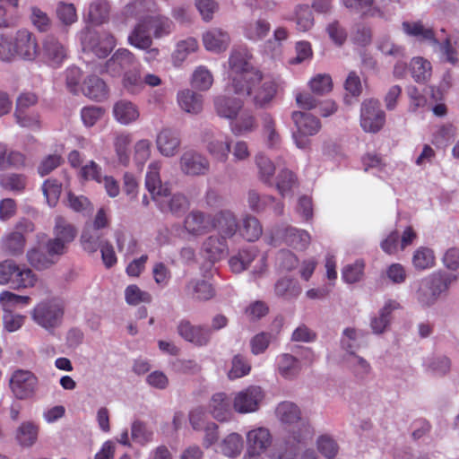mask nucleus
<instances>
[{
  "mask_svg": "<svg viewBox=\"0 0 459 459\" xmlns=\"http://www.w3.org/2000/svg\"><path fill=\"white\" fill-rule=\"evenodd\" d=\"M403 31L412 37H416L421 40H426L432 45L437 44L434 32L430 28L425 27L420 22H403Z\"/></svg>",
  "mask_w": 459,
  "mask_h": 459,
  "instance_id": "52",
  "label": "nucleus"
},
{
  "mask_svg": "<svg viewBox=\"0 0 459 459\" xmlns=\"http://www.w3.org/2000/svg\"><path fill=\"white\" fill-rule=\"evenodd\" d=\"M101 237V233L96 228L85 225L80 238L83 250L91 254L97 252L103 244L100 241Z\"/></svg>",
  "mask_w": 459,
  "mask_h": 459,
  "instance_id": "51",
  "label": "nucleus"
},
{
  "mask_svg": "<svg viewBox=\"0 0 459 459\" xmlns=\"http://www.w3.org/2000/svg\"><path fill=\"white\" fill-rule=\"evenodd\" d=\"M146 9L144 0H134L126 5L124 14L126 17L139 18L138 23L128 36L129 43L139 49H146L152 44L150 32L154 39H161L172 33L175 25L169 18L161 14L142 16Z\"/></svg>",
  "mask_w": 459,
  "mask_h": 459,
  "instance_id": "2",
  "label": "nucleus"
},
{
  "mask_svg": "<svg viewBox=\"0 0 459 459\" xmlns=\"http://www.w3.org/2000/svg\"><path fill=\"white\" fill-rule=\"evenodd\" d=\"M178 165L180 171L189 177L204 176L210 169L209 160L193 149L186 150L180 155Z\"/></svg>",
  "mask_w": 459,
  "mask_h": 459,
  "instance_id": "9",
  "label": "nucleus"
},
{
  "mask_svg": "<svg viewBox=\"0 0 459 459\" xmlns=\"http://www.w3.org/2000/svg\"><path fill=\"white\" fill-rule=\"evenodd\" d=\"M291 117L300 134L314 135L320 129L319 120L310 114L295 111Z\"/></svg>",
  "mask_w": 459,
  "mask_h": 459,
  "instance_id": "38",
  "label": "nucleus"
},
{
  "mask_svg": "<svg viewBox=\"0 0 459 459\" xmlns=\"http://www.w3.org/2000/svg\"><path fill=\"white\" fill-rule=\"evenodd\" d=\"M82 45L84 51L93 53L99 58H105L116 45L114 37L107 32L88 30L82 33Z\"/></svg>",
  "mask_w": 459,
  "mask_h": 459,
  "instance_id": "7",
  "label": "nucleus"
},
{
  "mask_svg": "<svg viewBox=\"0 0 459 459\" xmlns=\"http://www.w3.org/2000/svg\"><path fill=\"white\" fill-rule=\"evenodd\" d=\"M261 134L266 146L270 149H277L281 143V136L276 127V121L268 113L261 116Z\"/></svg>",
  "mask_w": 459,
  "mask_h": 459,
  "instance_id": "27",
  "label": "nucleus"
},
{
  "mask_svg": "<svg viewBox=\"0 0 459 459\" xmlns=\"http://www.w3.org/2000/svg\"><path fill=\"white\" fill-rule=\"evenodd\" d=\"M211 225L205 214L200 211H192L184 221V228L187 233L194 236H200L204 234Z\"/></svg>",
  "mask_w": 459,
  "mask_h": 459,
  "instance_id": "36",
  "label": "nucleus"
},
{
  "mask_svg": "<svg viewBox=\"0 0 459 459\" xmlns=\"http://www.w3.org/2000/svg\"><path fill=\"white\" fill-rule=\"evenodd\" d=\"M257 127L256 119L249 110L242 109L230 122V129L233 135L242 136L255 131Z\"/></svg>",
  "mask_w": 459,
  "mask_h": 459,
  "instance_id": "28",
  "label": "nucleus"
},
{
  "mask_svg": "<svg viewBox=\"0 0 459 459\" xmlns=\"http://www.w3.org/2000/svg\"><path fill=\"white\" fill-rule=\"evenodd\" d=\"M30 302L29 296L15 294L9 290L0 292V306L3 312H13L15 308L27 307Z\"/></svg>",
  "mask_w": 459,
  "mask_h": 459,
  "instance_id": "48",
  "label": "nucleus"
},
{
  "mask_svg": "<svg viewBox=\"0 0 459 459\" xmlns=\"http://www.w3.org/2000/svg\"><path fill=\"white\" fill-rule=\"evenodd\" d=\"M423 279L425 280V283L432 289V291L439 299L443 293L448 290L451 284L457 280V275L443 271H437Z\"/></svg>",
  "mask_w": 459,
  "mask_h": 459,
  "instance_id": "29",
  "label": "nucleus"
},
{
  "mask_svg": "<svg viewBox=\"0 0 459 459\" xmlns=\"http://www.w3.org/2000/svg\"><path fill=\"white\" fill-rule=\"evenodd\" d=\"M160 210L169 211L173 214H180L186 211L189 207V202L186 196L180 193L169 195L168 197L159 198L156 201Z\"/></svg>",
  "mask_w": 459,
  "mask_h": 459,
  "instance_id": "42",
  "label": "nucleus"
},
{
  "mask_svg": "<svg viewBox=\"0 0 459 459\" xmlns=\"http://www.w3.org/2000/svg\"><path fill=\"white\" fill-rule=\"evenodd\" d=\"M25 238L20 232H12L2 239V250L9 255H18L23 252Z\"/></svg>",
  "mask_w": 459,
  "mask_h": 459,
  "instance_id": "55",
  "label": "nucleus"
},
{
  "mask_svg": "<svg viewBox=\"0 0 459 459\" xmlns=\"http://www.w3.org/2000/svg\"><path fill=\"white\" fill-rule=\"evenodd\" d=\"M439 47L442 58L446 62L455 65L459 60V32L455 31L447 36L442 43L436 44Z\"/></svg>",
  "mask_w": 459,
  "mask_h": 459,
  "instance_id": "41",
  "label": "nucleus"
},
{
  "mask_svg": "<svg viewBox=\"0 0 459 459\" xmlns=\"http://www.w3.org/2000/svg\"><path fill=\"white\" fill-rule=\"evenodd\" d=\"M135 62L134 56L128 49L119 48L106 63V71L112 76H117L123 71L133 67Z\"/></svg>",
  "mask_w": 459,
  "mask_h": 459,
  "instance_id": "25",
  "label": "nucleus"
},
{
  "mask_svg": "<svg viewBox=\"0 0 459 459\" xmlns=\"http://www.w3.org/2000/svg\"><path fill=\"white\" fill-rule=\"evenodd\" d=\"M132 142L131 134L119 133L114 138V149L119 164L127 166L130 162L129 146Z\"/></svg>",
  "mask_w": 459,
  "mask_h": 459,
  "instance_id": "50",
  "label": "nucleus"
},
{
  "mask_svg": "<svg viewBox=\"0 0 459 459\" xmlns=\"http://www.w3.org/2000/svg\"><path fill=\"white\" fill-rule=\"evenodd\" d=\"M42 60L52 67H59L66 58L65 47L53 37H47L40 51Z\"/></svg>",
  "mask_w": 459,
  "mask_h": 459,
  "instance_id": "19",
  "label": "nucleus"
},
{
  "mask_svg": "<svg viewBox=\"0 0 459 459\" xmlns=\"http://www.w3.org/2000/svg\"><path fill=\"white\" fill-rule=\"evenodd\" d=\"M38 435L39 427L33 422L25 421L17 429L15 437L21 446L29 448L37 442Z\"/></svg>",
  "mask_w": 459,
  "mask_h": 459,
  "instance_id": "47",
  "label": "nucleus"
},
{
  "mask_svg": "<svg viewBox=\"0 0 459 459\" xmlns=\"http://www.w3.org/2000/svg\"><path fill=\"white\" fill-rule=\"evenodd\" d=\"M263 233V228L258 219L252 215H246L242 220L240 229L241 236L247 241L257 240Z\"/></svg>",
  "mask_w": 459,
  "mask_h": 459,
  "instance_id": "57",
  "label": "nucleus"
},
{
  "mask_svg": "<svg viewBox=\"0 0 459 459\" xmlns=\"http://www.w3.org/2000/svg\"><path fill=\"white\" fill-rule=\"evenodd\" d=\"M417 232L411 226L406 227L400 237L397 230L391 231L380 243L381 249L388 255H396L404 250L417 239Z\"/></svg>",
  "mask_w": 459,
  "mask_h": 459,
  "instance_id": "11",
  "label": "nucleus"
},
{
  "mask_svg": "<svg viewBox=\"0 0 459 459\" xmlns=\"http://www.w3.org/2000/svg\"><path fill=\"white\" fill-rule=\"evenodd\" d=\"M271 24L264 19H258L245 26L244 35L252 41H259L267 36Z\"/></svg>",
  "mask_w": 459,
  "mask_h": 459,
  "instance_id": "56",
  "label": "nucleus"
},
{
  "mask_svg": "<svg viewBox=\"0 0 459 459\" xmlns=\"http://www.w3.org/2000/svg\"><path fill=\"white\" fill-rule=\"evenodd\" d=\"M185 292L189 299L198 302L210 300L215 296L212 284L201 278L189 280L186 284Z\"/></svg>",
  "mask_w": 459,
  "mask_h": 459,
  "instance_id": "23",
  "label": "nucleus"
},
{
  "mask_svg": "<svg viewBox=\"0 0 459 459\" xmlns=\"http://www.w3.org/2000/svg\"><path fill=\"white\" fill-rule=\"evenodd\" d=\"M155 144L161 156L172 158L178 153L181 146L179 133L171 128H162L156 135Z\"/></svg>",
  "mask_w": 459,
  "mask_h": 459,
  "instance_id": "16",
  "label": "nucleus"
},
{
  "mask_svg": "<svg viewBox=\"0 0 459 459\" xmlns=\"http://www.w3.org/2000/svg\"><path fill=\"white\" fill-rule=\"evenodd\" d=\"M43 195L50 207L56 205L62 192V183L56 178H48L42 185Z\"/></svg>",
  "mask_w": 459,
  "mask_h": 459,
  "instance_id": "61",
  "label": "nucleus"
},
{
  "mask_svg": "<svg viewBox=\"0 0 459 459\" xmlns=\"http://www.w3.org/2000/svg\"><path fill=\"white\" fill-rule=\"evenodd\" d=\"M291 20L295 22L297 30L301 32L310 30L315 24L313 12L307 4H298Z\"/></svg>",
  "mask_w": 459,
  "mask_h": 459,
  "instance_id": "45",
  "label": "nucleus"
},
{
  "mask_svg": "<svg viewBox=\"0 0 459 459\" xmlns=\"http://www.w3.org/2000/svg\"><path fill=\"white\" fill-rule=\"evenodd\" d=\"M82 91L88 98L98 101L105 100L108 93L105 82L94 75L84 81Z\"/></svg>",
  "mask_w": 459,
  "mask_h": 459,
  "instance_id": "43",
  "label": "nucleus"
},
{
  "mask_svg": "<svg viewBox=\"0 0 459 459\" xmlns=\"http://www.w3.org/2000/svg\"><path fill=\"white\" fill-rule=\"evenodd\" d=\"M211 226L218 235L228 239L232 238L239 229L237 216L230 210H221L216 212L211 219Z\"/></svg>",
  "mask_w": 459,
  "mask_h": 459,
  "instance_id": "17",
  "label": "nucleus"
},
{
  "mask_svg": "<svg viewBox=\"0 0 459 459\" xmlns=\"http://www.w3.org/2000/svg\"><path fill=\"white\" fill-rule=\"evenodd\" d=\"M232 401L227 394L220 392L214 394L208 403L209 413L218 421H228L232 416Z\"/></svg>",
  "mask_w": 459,
  "mask_h": 459,
  "instance_id": "24",
  "label": "nucleus"
},
{
  "mask_svg": "<svg viewBox=\"0 0 459 459\" xmlns=\"http://www.w3.org/2000/svg\"><path fill=\"white\" fill-rule=\"evenodd\" d=\"M411 264L416 271H425L433 268L436 264L434 251L428 247H419L412 254Z\"/></svg>",
  "mask_w": 459,
  "mask_h": 459,
  "instance_id": "44",
  "label": "nucleus"
},
{
  "mask_svg": "<svg viewBox=\"0 0 459 459\" xmlns=\"http://www.w3.org/2000/svg\"><path fill=\"white\" fill-rule=\"evenodd\" d=\"M28 178L24 174L5 173L0 176V186L14 194H22L27 186Z\"/></svg>",
  "mask_w": 459,
  "mask_h": 459,
  "instance_id": "46",
  "label": "nucleus"
},
{
  "mask_svg": "<svg viewBox=\"0 0 459 459\" xmlns=\"http://www.w3.org/2000/svg\"><path fill=\"white\" fill-rule=\"evenodd\" d=\"M277 91L276 82L270 77H264L252 85L251 92L247 96H252L256 106L264 107L268 104L275 96Z\"/></svg>",
  "mask_w": 459,
  "mask_h": 459,
  "instance_id": "20",
  "label": "nucleus"
},
{
  "mask_svg": "<svg viewBox=\"0 0 459 459\" xmlns=\"http://www.w3.org/2000/svg\"><path fill=\"white\" fill-rule=\"evenodd\" d=\"M110 6L108 0H92L87 8L86 19L96 25L108 21Z\"/></svg>",
  "mask_w": 459,
  "mask_h": 459,
  "instance_id": "40",
  "label": "nucleus"
},
{
  "mask_svg": "<svg viewBox=\"0 0 459 459\" xmlns=\"http://www.w3.org/2000/svg\"><path fill=\"white\" fill-rule=\"evenodd\" d=\"M77 234L76 228L64 217L56 216L55 219L54 235L56 238L68 245L73 242Z\"/></svg>",
  "mask_w": 459,
  "mask_h": 459,
  "instance_id": "54",
  "label": "nucleus"
},
{
  "mask_svg": "<svg viewBox=\"0 0 459 459\" xmlns=\"http://www.w3.org/2000/svg\"><path fill=\"white\" fill-rule=\"evenodd\" d=\"M385 114L377 100H365L360 108V126L367 133H377L384 126Z\"/></svg>",
  "mask_w": 459,
  "mask_h": 459,
  "instance_id": "8",
  "label": "nucleus"
},
{
  "mask_svg": "<svg viewBox=\"0 0 459 459\" xmlns=\"http://www.w3.org/2000/svg\"><path fill=\"white\" fill-rule=\"evenodd\" d=\"M15 56L24 60H34L39 54L36 36L30 30H19L13 37Z\"/></svg>",
  "mask_w": 459,
  "mask_h": 459,
  "instance_id": "14",
  "label": "nucleus"
},
{
  "mask_svg": "<svg viewBox=\"0 0 459 459\" xmlns=\"http://www.w3.org/2000/svg\"><path fill=\"white\" fill-rule=\"evenodd\" d=\"M177 99L179 107L186 113L198 114L203 109V96L191 90L180 91Z\"/></svg>",
  "mask_w": 459,
  "mask_h": 459,
  "instance_id": "37",
  "label": "nucleus"
},
{
  "mask_svg": "<svg viewBox=\"0 0 459 459\" xmlns=\"http://www.w3.org/2000/svg\"><path fill=\"white\" fill-rule=\"evenodd\" d=\"M243 446L242 436L237 432H231L218 443L217 452L229 458H236L241 454Z\"/></svg>",
  "mask_w": 459,
  "mask_h": 459,
  "instance_id": "32",
  "label": "nucleus"
},
{
  "mask_svg": "<svg viewBox=\"0 0 459 459\" xmlns=\"http://www.w3.org/2000/svg\"><path fill=\"white\" fill-rule=\"evenodd\" d=\"M346 363L357 379L363 380L371 373L372 368L369 362L366 359L355 354V352L349 354Z\"/></svg>",
  "mask_w": 459,
  "mask_h": 459,
  "instance_id": "53",
  "label": "nucleus"
},
{
  "mask_svg": "<svg viewBox=\"0 0 459 459\" xmlns=\"http://www.w3.org/2000/svg\"><path fill=\"white\" fill-rule=\"evenodd\" d=\"M202 40L204 48L215 54L226 51L230 44L229 33L221 28H211L204 31Z\"/></svg>",
  "mask_w": 459,
  "mask_h": 459,
  "instance_id": "21",
  "label": "nucleus"
},
{
  "mask_svg": "<svg viewBox=\"0 0 459 459\" xmlns=\"http://www.w3.org/2000/svg\"><path fill=\"white\" fill-rule=\"evenodd\" d=\"M37 281V275L29 267L17 264L11 288L15 290L32 288Z\"/></svg>",
  "mask_w": 459,
  "mask_h": 459,
  "instance_id": "39",
  "label": "nucleus"
},
{
  "mask_svg": "<svg viewBox=\"0 0 459 459\" xmlns=\"http://www.w3.org/2000/svg\"><path fill=\"white\" fill-rule=\"evenodd\" d=\"M277 372L285 379H293L301 370L300 361L289 353H282L276 358Z\"/></svg>",
  "mask_w": 459,
  "mask_h": 459,
  "instance_id": "34",
  "label": "nucleus"
},
{
  "mask_svg": "<svg viewBox=\"0 0 459 459\" xmlns=\"http://www.w3.org/2000/svg\"><path fill=\"white\" fill-rule=\"evenodd\" d=\"M123 86L130 94H139L143 90V82L141 74L137 70H130L125 73Z\"/></svg>",
  "mask_w": 459,
  "mask_h": 459,
  "instance_id": "64",
  "label": "nucleus"
},
{
  "mask_svg": "<svg viewBox=\"0 0 459 459\" xmlns=\"http://www.w3.org/2000/svg\"><path fill=\"white\" fill-rule=\"evenodd\" d=\"M226 91V94L214 99V108L220 117L231 121L243 109L244 98L247 96V94H236V96L233 97L231 93L235 92L233 91H229V85Z\"/></svg>",
  "mask_w": 459,
  "mask_h": 459,
  "instance_id": "10",
  "label": "nucleus"
},
{
  "mask_svg": "<svg viewBox=\"0 0 459 459\" xmlns=\"http://www.w3.org/2000/svg\"><path fill=\"white\" fill-rule=\"evenodd\" d=\"M213 82L211 72L204 66L197 67L193 73L192 86L200 91H207Z\"/></svg>",
  "mask_w": 459,
  "mask_h": 459,
  "instance_id": "62",
  "label": "nucleus"
},
{
  "mask_svg": "<svg viewBox=\"0 0 459 459\" xmlns=\"http://www.w3.org/2000/svg\"><path fill=\"white\" fill-rule=\"evenodd\" d=\"M161 168V160H152L148 165L145 176V186L155 201H159V198H166L170 195L169 185L161 183L160 175Z\"/></svg>",
  "mask_w": 459,
  "mask_h": 459,
  "instance_id": "13",
  "label": "nucleus"
},
{
  "mask_svg": "<svg viewBox=\"0 0 459 459\" xmlns=\"http://www.w3.org/2000/svg\"><path fill=\"white\" fill-rule=\"evenodd\" d=\"M177 331L181 338L197 347L208 345L212 337V330L209 327L193 325L187 320H181Z\"/></svg>",
  "mask_w": 459,
  "mask_h": 459,
  "instance_id": "12",
  "label": "nucleus"
},
{
  "mask_svg": "<svg viewBox=\"0 0 459 459\" xmlns=\"http://www.w3.org/2000/svg\"><path fill=\"white\" fill-rule=\"evenodd\" d=\"M246 453L263 454L272 445L273 437L265 427H254L246 435Z\"/></svg>",
  "mask_w": 459,
  "mask_h": 459,
  "instance_id": "18",
  "label": "nucleus"
},
{
  "mask_svg": "<svg viewBox=\"0 0 459 459\" xmlns=\"http://www.w3.org/2000/svg\"><path fill=\"white\" fill-rule=\"evenodd\" d=\"M199 48L196 39L189 37L180 40L176 44L175 49L171 54V62L175 67H180L187 57L195 53Z\"/></svg>",
  "mask_w": 459,
  "mask_h": 459,
  "instance_id": "33",
  "label": "nucleus"
},
{
  "mask_svg": "<svg viewBox=\"0 0 459 459\" xmlns=\"http://www.w3.org/2000/svg\"><path fill=\"white\" fill-rule=\"evenodd\" d=\"M202 141L206 152L215 161H228L231 151V139L227 134L207 129L203 133Z\"/></svg>",
  "mask_w": 459,
  "mask_h": 459,
  "instance_id": "5",
  "label": "nucleus"
},
{
  "mask_svg": "<svg viewBox=\"0 0 459 459\" xmlns=\"http://www.w3.org/2000/svg\"><path fill=\"white\" fill-rule=\"evenodd\" d=\"M264 398V392L258 385H249L233 394L232 407L239 414L253 413L258 411Z\"/></svg>",
  "mask_w": 459,
  "mask_h": 459,
  "instance_id": "6",
  "label": "nucleus"
},
{
  "mask_svg": "<svg viewBox=\"0 0 459 459\" xmlns=\"http://www.w3.org/2000/svg\"><path fill=\"white\" fill-rule=\"evenodd\" d=\"M153 432L147 425L140 420H135L131 426V438L134 442L144 446L152 439Z\"/></svg>",
  "mask_w": 459,
  "mask_h": 459,
  "instance_id": "63",
  "label": "nucleus"
},
{
  "mask_svg": "<svg viewBox=\"0 0 459 459\" xmlns=\"http://www.w3.org/2000/svg\"><path fill=\"white\" fill-rule=\"evenodd\" d=\"M203 251L211 261H217L229 251L228 238L220 235H212L203 243Z\"/></svg>",
  "mask_w": 459,
  "mask_h": 459,
  "instance_id": "31",
  "label": "nucleus"
},
{
  "mask_svg": "<svg viewBox=\"0 0 459 459\" xmlns=\"http://www.w3.org/2000/svg\"><path fill=\"white\" fill-rule=\"evenodd\" d=\"M410 71L417 82H427L432 74V65L429 60L417 56L411 60Z\"/></svg>",
  "mask_w": 459,
  "mask_h": 459,
  "instance_id": "49",
  "label": "nucleus"
},
{
  "mask_svg": "<svg viewBox=\"0 0 459 459\" xmlns=\"http://www.w3.org/2000/svg\"><path fill=\"white\" fill-rule=\"evenodd\" d=\"M37 384V377L28 370H16L10 379V387L18 399L30 397L36 390Z\"/></svg>",
  "mask_w": 459,
  "mask_h": 459,
  "instance_id": "15",
  "label": "nucleus"
},
{
  "mask_svg": "<svg viewBox=\"0 0 459 459\" xmlns=\"http://www.w3.org/2000/svg\"><path fill=\"white\" fill-rule=\"evenodd\" d=\"M275 294L286 299H295L300 292L299 284L291 278L283 277L279 279L274 285Z\"/></svg>",
  "mask_w": 459,
  "mask_h": 459,
  "instance_id": "58",
  "label": "nucleus"
},
{
  "mask_svg": "<svg viewBox=\"0 0 459 459\" xmlns=\"http://www.w3.org/2000/svg\"><path fill=\"white\" fill-rule=\"evenodd\" d=\"M56 14L65 26H70L77 22L78 16L74 4L60 1L56 4Z\"/></svg>",
  "mask_w": 459,
  "mask_h": 459,
  "instance_id": "59",
  "label": "nucleus"
},
{
  "mask_svg": "<svg viewBox=\"0 0 459 459\" xmlns=\"http://www.w3.org/2000/svg\"><path fill=\"white\" fill-rule=\"evenodd\" d=\"M26 164V156L19 151L9 150L5 143L0 142V170L10 168L22 169Z\"/></svg>",
  "mask_w": 459,
  "mask_h": 459,
  "instance_id": "30",
  "label": "nucleus"
},
{
  "mask_svg": "<svg viewBox=\"0 0 459 459\" xmlns=\"http://www.w3.org/2000/svg\"><path fill=\"white\" fill-rule=\"evenodd\" d=\"M64 316L63 304L57 299L39 302L31 311L32 320L42 328L51 331L60 325Z\"/></svg>",
  "mask_w": 459,
  "mask_h": 459,
  "instance_id": "4",
  "label": "nucleus"
},
{
  "mask_svg": "<svg viewBox=\"0 0 459 459\" xmlns=\"http://www.w3.org/2000/svg\"><path fill=\"white\" fill-rule=\"evenodd\" d=\"M252 55L247 48H234L229 57V91L248 94L252 85L261 79V73L250 63Z\"/></svg>",
  "mask_w": 459,
  "mask_h": 459,
  "instance_id": "3",
  "label": "nucleus"
},
{
  "mask_svg": "<svg viewBox=\"0 0 459 459\" xmlns=\"http://www.w3.org/2000/svg\"><path fill=\"white\" fill-rule=\"evenodd\" d=\"M255 164L258 169L259 178L266 184H271L275 173L273 162L264 154L259 153L255 156Z\"/></svg>",
  "mask_w": 459,
  "mask_h": 459,
  "instance_id": "60",
  "label": "nucleus"
},
{
  "mask_svg": "<svg viewBox=\"0 0 459 459\" xmlns=\"http://www.w3.org/2000/svg\"><path fill=\"white\" fill-rule=\"evenodd\" d=\"M276 418L286 427V433L278 445V459H295L298 447L311 441L315 430L310 422L301 417L299 407L290 402L280 403L275 409Z\"/></svg>",
  "mask_w": 459,
  "mask_h": 459,
  "instance_id": "1",
  "label": "nucleus"
},
{
  "mask_svg": "<svg viewBox=\"0 0 459 459\" xmlns=\"http://www.w3.org/2000/svg\"><path fill=\"white\" fill-rule=\"evenodd\" d=\"M399 303L395 300H387L379 310L378 316L371 318L370 327L376 334L383 333L390 323V316L393 311L398 309Z\"/></svg>",
  "mask_w": 459,
  "mask_h": 459,
  "instance_id": "35",
  "label": "nucleus"
},
{
  "mask_svg": "<svg viewBox=\"0 0 459 459\" xmlns=\"http://www.w3.org/2000/svg\"><path fill=\"white\" fill-rule=\"evenodd\" d=\"M113 115L119 124L127 126L138 120L140 110L134 102L121 100L114 104Z\"/></svg>",
  "mask_w": 459,
  "mask_h": 459,
  "instance_id": "26",
  "label": "nucleus"
},
{
  "mask_svg": "<svg viewBox=\"0 0 459 459\" xmlns=\"http://www.w3.org/2000/svg\"><path fill=\"white\" fill-rule=\"evenodd\" d=\"M281 237L288 246L297 250L306 249L311 240L310 235L306 230L290 227L285 229L282 233L277 231L276 236L272 237L271 243L276 245Z\"/></svg>",
  "mask_w": 459,
  "mask_h": 459,
  "instance_id": "22",
  "label": "nucleus"
}]
</instances>
